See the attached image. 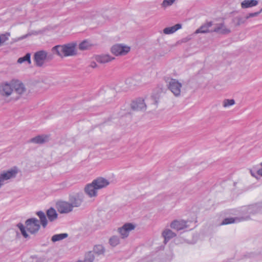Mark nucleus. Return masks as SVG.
<instances>
[{"label":"nucleus","mask_w":262,"mask_h":262,"mask_svg":"<svg viewBox=\"0 0 262 262\" xmlns=\"http://www.w3.org/2000/svg\"><path fill=\"white\" fill-rule=\"evenodd\" d=\"M26 61L29 64L31 63V54L30 53H27L24 56L19 58L17 60V62L19 63H22Z\"/></svg>","instance_id":"28"},{"label":"nucleus","mask_w":262,"mask_h":262,"mask_svg":"<svg viewBox=\"0 0 262 262\" xmlns=\"http://www.w3.org/2000/svg\"><path fill=\"white\" fill-rule=\"evenodd\" d=\"M114 58V57H112L108 55H102L97 56L96 58V59L97 61L99 63H105L112 61Z\"/></svg>","instance_id":"25"},{"label":"nucleus","mask_w":262,"mask_h":262,"mask_svg":"<svg viewBox=\"0 0 262 262\" xmlns=\"http://www.w3.org/2000/svg\"><path fill=\"white\" fill-rule=\"evenodd\" d=\"M92 182L97 190L105 187L110 184L107 180L102 177L98 178Z\"/></svg>","instance_id":"14"},{"label":"nucleus","mask_w":262,"mask_h":262,"mask_svg":"<svg viewBox=\"0 0 262 262\" xmlns=\"http://www.w3.org/2000/svg\"><path fill=\"white\" fill-rule=\"evenodd\" d=\"M182 84L175 79H171L168 84V88L176 97L180 95Z\"/></svg>","instance_id":"6"},{"label":"nucleus","mask_w":262,"mask_h":262,"mask_svg":"<svg viewBox=\"0 0 262 262\" xmlns=\"http://www.w3.org/2000/svg\"><path fill=\"white\" fill-rule=\"evenodd\" d=\"M257 0H244L241 3V7L243 9L251 8L258 5Z\"/></svg>","instance_id":"23"},{"label":"nucleus","mask_w":262,"mask_h":262,"mask_svg":"<svg viewBox=\"0 0 262 262\" xmlns=\"http://www.w3.org/2000/svg\"><path fill=\"white\" fill-rule=\"evenodd\" d=\"M10 36V34L9 33L6 34H3L0 35V43H2L5 42L6 41L8 40V36Z\"/></svg>","instance_id":"40"},{"label":"nucleus","mask_w":262,"mask_h":262,"mask_svg":"<svg viewBox=\"0 0 262 262\" xmlns=\"http://www.w3.org/2000/svg\"><path fill=\"white\" fill-rule=\"evenodd\" d=\"M76 47V43L74 42L63 45H56L52 48V51L61 57L72 56L77 54Z\"/></svg>","instance_id":"1"},{"label":"nucleus","mask_w":262,"mask_h":262,"mask_svg":"<svg viewBox=\"0 0 262 262\" xmlns=\"http://www.w3.org/2000/svg\"><path fill=\"white\" fill-rule=\"evenodd\" d=\"M248 212L253 214L262 213V203L250 206L248 208Z\"/></svg>","instance_id":"17"},{"label":"nucleus","mask_w":262,"mask_h":262,"mask_svg":"<svg viewBox=\"0 0 262 262\" xmlns=\"http://www.w3.org/2000/svg\"><path fill=\"white\" fill-rule=\"evenodd\" d=\"M68 234L66 233L55 234L52 236L51 241L53 242H56L67 238Z\"/></svg>","instance_id":"26"},{"label":"nucleus","mask_w":262,"mask_h":262,"mask_svg":"<svg viewBox=\"0 0 262 262\" xmlns=\"http://www.w3.org/2000/svg\"><path fill=\"white\" fill-rule=\"evenodd\" d=\"M25 225L27 230L32 234H36L40 228L39 220L35 217L27 219L25 222Z\"/></svg>","instance_id":"3"},{"label":"nucleus","mask_w":262,"mask_h":262,"mask_svg":"<svg viewBox=\"0 0 262 262\" xmlns=\"http://www.w3.org/2000/svg\"><path fill=\"white\" fill-rule=\"evenodd\" d=\"M246 22V19L245 17L241 16H237L232 19L231 24L235 27H238Z\"/></svg>","instance_id":"22"},{"label":"nucleus","mask_w":262,"mask_h":262,"mask_svg":"<svg viewBox=\"0 0 262 262\" xmlns=\"http://www.w3.org/2000/svg\"><path fill=\"white\" fill-rule=\"evenodd\" d=\"M257 169H251L250 170V173L251 174V175L254 177H255V178H257L256 176H255V174H257L256 171L257 170Z\"/></svg>","instance_id":"43"},{"label":"nucleus","mask_w":262,"mask_h":262,"mask_svg":"<svg viewBox=\"0 0 262 262\" xmlns=\"http://www.w3.org/2000/svg\"><path fill=\"white\" fill-rule=\"evenodd\" d=\"M84 192L90 198L96 196L97 194V189L93 184V182L85 186Z\"/></svg>","instance_id":"15"},{"label":"nucleus","mask_w":262,"mask_h":262,"mask_svg":"<svg viewBox=\"0 0 262 262\" xmlns=\"http://www.w3.org/2000/svg\"><path fill=\"white\" fill-rule=\"evenodd\" d=\"M56 208L60 213H68L73 210V207L70 202L59 201L56 203Z\"/></svg>","instance_id":"7"},{"label":"nucleus","mask_w":262,"mask_h":262,"mask_svg":"<svg viewBox=\"0 0 262 262\" xmlns=\"http://www.w3.org/2000/svg\"><path fill=\"white\" fill-rule=\"evenodd\" d=\"M16 226L20 230L22 235L26 238L29 237L28 234L26 232L25 226L21 223H19L16 225Z\"/></svg>","instance_id":"33"},{"label":"nucleus","mask_w":262,"mask_h":262,"mask_svg":"<svg viewBox=\"0 0 262 262\" xmlns=\"http://www.w3.org/2000/svg\"><path fill=\"white\" fill-rule=\"evenodd\" d=\"M30 35V34H27L26 35H23L21 37H20L19 38H18V40H23L25 38H26L27 37H28V36Z\"/></svg>","instance_id":"44"},{"label":"nucleus","mask_w":262,"mask_h":262,"mask_svg":"<svg viewBox=\"0 0 262 262\" xmlns=\"http://www.w3.org/2000/svg\"><path fill=\"white\" fill-rule=\"evenodd\" d=\"M84 195L82 192L73 193L69 195V201L70 203L74 207H78L81 206L83 202Z\"/></svg>","instance_id":"4"},{"label":"nucleus","mask_w":262,"mask_h":262,"mask_svg":"<svg viewBox=\"0 0 262 262\" xmlns=\"http://www.w3.org/2000/svg\"><path fill=\"white\" fill-rule=\"evenodd\" d=\"M12 85L13 89L18 95H22L26 91V89L24 84L18 80H12Z\"/></svg>","instance_id":"12"},{"label":"nucleus","mask_w":262,"mask_h":262,"mask_svg":"<svg viewBox=\"0 0 262 262\" xmlns=\"http://www.w3.org/2000/svg\"><path fill=\"white\" fill-rule=\"evenodd\" d=\"M170 227L177 231L183 230L187 228L186 222L183 220H174L171 223Z\"/></svg>","instance_id":"16"},{"label":"nucleus","mask_w":262,"mask_h":262,"mask_svg":"<svg viewBox=\"0 0 262 262\" xmlns=\"http://www.w3.org/2000/svg\"><path fill=\"white\" fill-rule=\"evenodd\" d=\"M130 47L122 44H116L111 48L112 53L116 56L124 55L130 51Z\"/></svg>","instance_id":"5"},{"label":"nucleus","mask_w":262,"mask_h":262,"mask_svg":"<svg viewBox=\"0 0 262 262\" xmlns=\"http://www.w3.org/2000/svg\"><path fill=\"white\" fill-rule=\"evenodd\" d=\"M150 99L152 103L157 105L158 103L159 95L158 94L153 95L151 96Z\"/></svg>","instance_id":"41"},{"label":"nucleus","mask_w":262,"mask_h":262,"mask_svg":"<svg viewBox=\"0 0 262 262\" xmlns=\"http://www.w3.org/2000/svg\"><path fill=\"white\" fill-rule=\"evenodd\" d=\"M95 259L94 253L92 251H89L85 256L84 262H93Z\"/></svg>","instance_id":"34"},{"label":"nucleus","mask_w":262,"mask_h":262,"mask_svg":"<svg viewBox=\"0 0 262 262\" xmlns=\"http://www.w3.org/2000/svg\"><path fill=\"white\" fill-rule=\"evenodd\" d=\"M131 108L134 111H145L146 105L143 99L139 98L132 102Z\"/></svg>","instance_id":"11"},{"label":"nucleus","mask_w":262,"mask_h":262,"mask_svg":"<svg viewBox=\"0 0 262 262\" xmlns=\"http://www.w3.org/2000/svg\"><path fill=\"white\" fill-rule=\"evenodd\" d=\"M93 252L98 255H102L105 252V249L102 245H95L94 247Z\"/></svg>","instance_id":"27"},{"label":"nucleus","mask_w":262,"mask_h":262,"mask_svg":"<svg viewBox=\"0 0 262 262\" xmlns=\"http://www.w3.org/2000/svg\"><path fill=\"white\" fill-rule=\"evenodd\" d=\"M16 226L20 230L22 235L26 238L29 237L28 234L26 232L25 226L21 223H19L16 225Z\"/></svg>","instance_id":"31"},{"label":"nucleus","mask_w":262,"mask_h":262,"mask_svg":"<svg viewBox=\"0 0 262 262\" xmlns=\"http://www.w3.org/2000/svg\"><path fill=\"white\" fill-rule=\"evenodd\" d=\"M164 238V243L166 244L170 239L176 236V234L170 229H165L162 233Z\"/></svg>","instance_id":"21"},{"label":"nucleus","mask_w":262,"mask_h":262,"mask_svg":"<svg viewBox=\"0 0 262 262\" xmlns=\"http://www.w3.org/2000/svg\"><path fill=\"white\" fill-rule=\"evenodd\" d=\"M16 226L20 230L22 235L26 238L29 237L28 234L26 232L25 226L21 223H19L16 225Z\"/></svg>","instance_id":"30"},{"label":"nucleus","mask_w":262,"mask_h":262,"mask_svg":"<svg viewBox=\"0 0 262 262\" xmlns=\"http://www.w3.org/2000/svg\"><path fill=\"white\" fill-rule=\"evenodd\" d=\"M90 44L86 40H83L79 45V49L80 50H84L88 48Z\"/></svg>","instance_id":"37"},{"label":"nucleus","mask_w":262,"mask_h":262,"mask_svg":"<svg viewBox=\"0 0 262 262\" xmlns=\"http://www.w3.org/2000/svg\"><path fill=\"white\" fill-rule=\"evenodd\" d=\"M236 220H238V219L236 217L225 218L222 221L221 225H228V224L234 223L236 222Z\"/></svg>","instance_id":"35"},{"label":"nucleus","mask_w":262,"mask_h":262,"mask_svg":"<svg viewBox=\"0 0 262 262\" xmlns=\"http://www.w3.org/2000/svg\"><path fill=\"white\" fill-rule=\"evenodd\" d=\"M182 28V25L180 24H177L176 25L170 27H166L163 30V33L165 34H170L172 33H174L179 29H181Z\"/></svg>","instance_id":"24"},{"label":"nucleus","mask_w":262,"mask_h":262,"mask_svg":"<svg viewBox=\"0 0 262 262\" xmlns=\"http://www.w3.org/2000/svg\"><path fill=\"white\" fill-rule=\"evenodd\" d=\"M36 214L39 218V222L43 228H45L48 224V220L45 213L42 211H38L36 212Z\"/></svg>","instance_id":"20"},{"label":"nucleus","mask_w":262,"mask_h":262,"mask_svg":"<svg viewBox=\"0 0 262 262\" xmlns=\"http://www.w3.org/2000/svg\"><path fill=\"white\" fill-rule=\"evenodd\" d=\"M16 226L20 230L22 235L26 238L29 237L28 234L26 232L25 226L21 223H19L16 225Z\"/></svg>","instance_id":"32"},{"label":"nucleus","mask_w":262,"mask_h":262,"mask_svg":"<svg viewBox=\"0 0 262 262\" xmlns=\"http://www.w3.org/2000/svg\"><path fill=\"white\" fill-rule=\"evenodd\" d=\"M235 104V101L233 99H226L223 101V106L224 107H229L230 106L233 105Z\"/></svg>","instance_id":"36"},{"label":"nucleus","mask_w":262,"mask_h":262,"mask_svg":"<svg viewBox=\"0 0 262 262\" xmlns=\"http://www.w3.org/2000/svg\"><path fill=\"white\" fill-rule=\"evenodd\" d=\"M90 66H91V67H92L93 68H95L96 67L97 64L95 62H91Z\"/></svg>","instance_id":"45"},{"label":"nucleus","mask_w":262,"mask_h":262,"mask_svg":"<svg viewBox=\"0 0 262 262\" xmlns=\"http://www.w3.org/2000/svg\"><path fill=\"white\" fill-rule=\"evenodd\" d=\"M18 172L17 169L16 167L11 168L6 171H4L0 174L1 178L3 182L8 180L11 178H15L16 174Z\"/></svg>","instance_id":"13"},{"label":"nucleus","mask_w":262,"mask_h":262,"mask_svg":"<svg viewBox=\"0 0 262 262\" xmlns=\"http://www.w3.org/2000/svg\"><path fill=\"white\" fill-rule=\"evenodd\" d=\"M53 58V55L52 54L48 55L47 54V58L48 59H52Z\"/></svg>","instance_id":"46"},{"label":"nucleus","mask_w":262,"mask_h":262,"mask_svg":"<svg viewBox=\"0 0 262 262\" xmlns=\"http://www.w3.org/2000/svg\"><path fill=\"white\" fill-rule=\"evenodd\" d=\"M120 243V238L118 236L114 235L109 239V244L112 247H116Z\"/></svg>","instance_id":"29"},{"label":"nucleus","mask_w":262,"mask_h":262,"mask_svg":"<svg viewBox=\"0 0 262 262\" xmlns=\"http://www.w3.org/2000/svg\"><path fill=\"white\" fill-rule=\"evenodd\" d=\"M212 26V22L209 21L202 25L195 31V34L206 33L208 32H216L221 34H227L230 32V30L225 27L224 23L217 25L216 27L213 30H210L209 28Z\"/></svg>","instance_id":"2"},{"label":"nucleus","mask_w":262,"mask_h":262,"mask_svg":"<svg viewBox=\"0 0 262 262\" xmlns=\"http://www.w3.org/2000/svg\"><path fill=\"white\" fill-rule=\"evenodd\" d=\"M47 58V53L44 50L36 52L34 55V60L36 66L41 67L43 64V61Z\"/></svg>","instance_id":"8"},{"label":"nucleus","mask_w":262,"mask_h":262,"mask_svg":"<svg viewBox=\"0 0 262 262\" xmlns=\"http://www.w3.org/2000/svg\"><path fill=\"white\" fill-rule=\"evenodd\" d=\"M260 165L261 166V168L257 169L256 171V172L257 175H258L259 176H262V162L260 163Z\"/></svg>","instance_id":"42"},{"label":"nucleus","mask_w":262,"mask_h":262,"mask_svg":"<svg viewBox=\"0 0 262 262\" xmlns=\"http://www.w3.org/2000/svg\"><path fill=\"white\" fill-rule=\"evenodd\" d=\"M175 0H164L161 4V7L165 8L167 7L171 6L174 2Z\"/></svg>","instance_id":"38"},{"label":"nucleus","mask_w":262,"mask_h":262,"mask_svg":"<svg viewBox=\"0 0 262 262\" xmlns=\"http://www.w3.org/2000/svg\"><path fill=\"white\" fill-rule=\"evenodd\" d=\"M132 80V79L131 78H128L126 80V83H130V81Z\"/></svg>","instance_id":"47"},{"label":"nucleus","mask_w":262,"mask_h":262,"mask_svg":"<svg viewBox=\"0 0 262 262\" xmlns=\"http://www.w3.org/2000/svg\"><path fill=\"white\" fill-rule=\"evenodd\" d=\"M49 140V136L47 135H38L30 140V142L36 144H43Z\"/></svg>","instance_id":"19"},{"label":"nucleus","mask_w":262,"mask_h":262,"mask_svg":"<svg viewBox=\"0 0 262 262\" xmlns=\"http://www.w3.org/2000/svg\"><path fill=\"white\" fill-rule=\"evenodd\" d=\"M47 216L49 221L51 222L55 221L58 218V213L55 209L53 207H50L47 210Z\"/></svg>","instance_id":"18"},{"label":"nucleus","mask_w":262,"mask_h":262,"mask_svg":"<svg viewBox=\"0 0 262 262\" xmlns=\"http://www.w3.org/2000/svg\"><path fill=\"white\" fill-rule=\"evenodd\" d=\"M13 91L12 81L10 82H4L0 84V94L3 96H9Z\"/></svg>","instance_id":"9"},{"label":"nucleus","mask_w":262,"mask_h":262,"mask_svg":"<svg viewBox=\"0 0 262 262\" xmlns=\"http://www.w3.org/2000/svg\"><path fill=\"white\" fill-rule=\"evenodd\" d=\"M135 228V225L132 223H126L122 227L119 228L118 231L122 236V238H124L128 236L129 231L134 230Z\"/></svg>","instance_id":"10"},{"label":"nucleus","mask_w":262,"mask_h":262,"mask_svg":"<svg viewBox=\"0 0 262 262\" xmlns=\"http://www.w3.org/2000/svg\"><path fill=\"white\" fill-rule=\"evenodd\" d=\"M262 12V8L259 11L254 12V13H250L246 16H245V18L246 20L251 17H254L258 16L261 12Z\"/></svg>","instance_id":"39"}]
</instances>
